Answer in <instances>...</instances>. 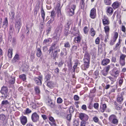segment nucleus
<instances>
[{"label":"nucleus","mask_w":126,"mask_h":126,"mask_svg":"<svg viewBox=\"0 0 126 126\" xmlns=\"http://www.w3.org/2000/svg\"><path fill=\"white\" fill-rule=\"evenodd\" d=\"M95 43L96 44H98L100 42V38L99 37H97L95 41Z\"/></svg>","instance_id":"nucleus-59"},{"label":"nucleus","mask_w":126,"mask_h":126,"mask_svg":"<svg viewBox=\"0 0 126 126\" xmlns=\"http://www.w3.org/2000/svg\"><path fill=\"white\" fill-rule=\"evenodd\" d=\"M117 100L118 102L121 103L123 100V98L122 96H118L117 98Z\"/></svg>","instance_id":"nucleus-31"},{"label":"nucleus","mask_w":126,"mask_h":126,"mask_svg":"<svg viewBox=\"0 0 126 126\" xmlns=\"http://www.w3.org/2000/svg\"><path fill=\"white\" fill-rule=\"evenodd\" d=\"M0 92L2 94V97L6 98L8 94V90L7 87L6 86H3L1 88Z\"/></svg>","instance_id":"nucleus-3"},{"label":"nucleus","mask_w":126,"mask_h":126,"mask_svg":"<svg viewBox=\"0 0 126 126\" xmlns=\"http://www.w3.org/2000/svg\"><path fill=\"white\" fill-rule=\"evenodd\" d=\"M119 6V3L118 1H116L113 3L112 6L114 9H115L118 8Z\"/></svg>","instance_id":"nucleus-24"},{"label":"nucleus","mask_w":126,"mask_h":126,"mask_svg":"<svg viewBox=\"0 0 126 126\" xmlns=\"http://www.w3.org/2000/svg\"><path fill=\"white\" fill-rule=\"evenodd\" d=\"M42 55V52L40 49L39 48H38L37 49L36 55L38 57H40Z\"/></svg>","instance_id":"nucleus-32"},{"label":"nucleus","mask_w":126,"mask_h":126,"mask_svg":"<svg viewBox=\"0 0 126 126\" xmlns=\"http://www.w3.org/2000/svg\"><path fill=\"white\" fill-rule=\"evenodd\" d=\"M41 10V16L43 19V22L42 23H41V25L39 26V28L40 29H42L44 27V22L45 21V13L42 7Z\"/></svg>","instance_id":"nucleus-5"},{"label":"nucleus","mask_w":126,"mask_h":126,"mask_svg":"<svg viewBox=\"0 0 126 126\" xmlns=\"http://www.w3.org/2000/svg\"><path fill=\"white\" fill-rule=\"evenodd\" d=\"M56 14L55 11L53 10L51 12L50 16L51 18L54 19L55 17V16Z\"/></svg>","instance_id":"nucleus-35"},{"label":"nucleus","mask_w":126,"mask_h":126,"mask_svg":"<svg viewBox=\"0 0 126 126\" xmlns=\"http://www.w3.org/2000/svg\"><path fill=\"white\" fill-rule=\"evenodd\" d=\"M109 120L112 123L117 125L118 123V120L117 119L116 116L114 114L111 115L109 118Z\"/></svg>","instance_id":"nucleus-4"},{"label":"nucleus","mask_w":126,"mask_h":126,"mask_svg":"<svg viewBox=\"0 0 126 126\" xmlns=\"http://www.w3.org/2000/svg\"><path fill=\"white\" fill-rule=\"evenodd\" d=\"M8 25V20L7 17L5 18L4 21L3 22L2 27L4 28H6Z\"/></svg>","instance_id":"nucleus-21"},{"label":"nucleus","mask_w":126,"mask_h":126,"mask_svg":"<svg viewBox=\"0 0 126 126\" xmlns=\"http://www.w3.org/2000/svg\"><path fill=\"white\" fill-rule=\"evenodd\" d=\"M90 59L89 54L87 52H85L84 54L83 61L90 62Z\"/></svg>","instance_id":"nucleus-17"},{"label":"nucleus","mask_w":126,"mask_h":126,"mask_svg":"<svg viewBox=\"0 0 126 126\" xmlns=\"http://www.w3.org/2000/svg\"><path fill=\"white\" fill-rule=\"evenodd\" d=\"M78 35V36L77 37L75 38L74 39L75 42H76L77 41L78 43H79L80 42L81 40V38L79 34Z\"/></svg>","instance_id":"nucleus-30"},{"label":"nucleus","mask_w":126,"mask_h":126,"mask_svg":"<svg viewBox=\"0 0 126 126\" xmlns=\"http://www.w3.org/2000/svg\"><path fill=\"white\" fill-rule=\"evenodd\" d=\"M90 17L92 19L96 17V10L95 9H92L90 11Z\"/></svg>","instance_id":"nucleus-15"},{"label":"nucleus","mask_w":126,"mask_h":126,"mask_svg":"<svg viewBox=\"0 0 126 126\" xmlns=\"http://www.w3.org/2000/svg\"><path fill=\"white\" fill-rule=\"evenodd\" d=\"M83 30L85 34L87 33L88 31L87 27V26L85 27L84 28Z\"/></svg>","instance_id":"nucleus-52"},{"label":"nucleus","mask_w":126,"mask_h":126,"mask_svg":"<svg viewBox=\"0 0 126 126\" xmlns=\"http://www.w3.org/2000/svg\"><path fill=\"white\" fill-rule=\"evenodd\" d=\"M90 32L91 35L93 36H94L95 34V32L93 28L91 29Z\"/></svg>","instance_id":"nucleus-38"},{"label":"nucleus","mask_w":126,"mask_h":126,"mask_svg":"<svg viewBox=\"0 0 126 126\" xmlns=\"http://www.w3.org/2000/svg\"><path fill=\"white\" fill-rule=\"evenodd\" d=\"M71 114H67L66 118L68 120H71Z\"/></svg>","instance_id":"nucleus-63"},{"label":"nucleus","mask_w":126,"mask_h":126,"mask_svg":"<svg viewBox=\"0 0 126 126\" xmlns=\"http://www.w3.org/2000/svg\"><path fill=\"white\" fill-rule=\"evenodd\" d=\"M79 117L81 120L83 121H87L88 118V115L83 113H81L80 114Z\"/></svg>","instance_id":"nucleus-12"},{"label":"nucleus","mask_w":126,"mask_h":126,"mask_svg":"<svg viewBox=\"0 0 126 126\" xmlns=\"http://www.w3.org/2000/svg\"><path fill=\"white\" fill-rule=\"evenodd\" d=\"M104 29L105 33L107 35H108L109 33L110 30L109 26L108 25L104 27Z\"/></svg>","instance_id":"nucleus-23"},{"label":"nucleus","mask_w":126,"mask_h":126,"mask_svg":"<svg viewBox=\"0 0 126 126\" xmlns=\"http://www.w3.org/2000/svg\"><path fill=\"white\" fill-rule=\"evenodd\" d=\"M119 71L116 69H113L112 70L111 75L114 77L116 78L119 75Z\"/></svg>","instance_id":"nucleus-8"},{"label":"nucleus","mask_w":126,"mask_h":126,"mask_svg":"<svg viewBox=\"0 0 126 126\" xmlns=\"http://www.w3.org/2000/svg\"><path fill=\"white\" fill-rule=\"evenodd\" d=\"M110 0H104V2L106 5H110L111 4Z\"/></svg>","instance_id":"nucleus-45"},{"label":"nucleus","mask_w":126,"mask_h":126,"mask_svg":"<svg viewBox=\"0 0 126 126\" xmlns=\"http://www.w3.org/2000/svg\"><path fill=\"white\" fill-rule=\"evenodd\" d=\"M19 56L17 54H16L15 55L13 59L12 62L13 63L16 62L19 59Z\"/></svg>","instance_id":"nucleus-28"},{"label":"nucleus","mask_w":126,"mask_h":126,"mask_svg":"<svg viewBox=\"0 0 126 126\" xmlns=\"http://www.w3.org/2000/svg\"><path fill=\"white\" fill-rule=\"evenodd\" d=\"M119 63L121 66H124L125 64V60H119Z\"/></svg>","instance_id":"nucleus-41"},{"label":"nucleus","mask_w":126,"mask_h":126,"mask_svg":"<svg viewBox=\"0 0 126 126\" xmlns=\"http://www.w3.org/2000/svg\"><path fill=\"white\" fill-rule=\"evenodd\" d=\"M32 112V111L29 108H27L26 110H24V112H23L24 115L30 113Z\"/></svg>","instance_id":"nucleus-34"},{"label":"nucleus","mask_w":126,"mask_h":126,"mask_svg":"<svg viewBox=\"0 0 126 126\" xmlns=\"http://www.w3.org/2000/svg\"><path fill=\"white\" fill-rule=\"evenodd\" d=\"M9 14L10 19L13 20L15 18V13L14 12H11L9 13Z\"/></svg>","instance_id":"nucleus-33"},{"label":"nucleus","mask_w":126,"mask_h":126,"mask_svg":"<svg viewBox=\"0 0 126 126\" xmlns=\"http://www.w3.org/2000/svg\"><path fill=\"white\" fill-rule=\"evenodd\" d=\"M123 80L122 79H120L119 81V84L120 86H121L123 83Z\"/></svg>","instance_id":"nucleus-62"},{"label":"nucleus","mask_w":126,"mask_h":126,"mask_svg":"<svg viewBox=\"0 0 126 126\" xmlns=\"http://www.w3.org/2000/svg\"><path fill=\"white\" fill-rule=\"evenodd\" d=\"M61 59V61L59 62L58 64V66L59 67H62L64 63V60H62V59Z\"/></svg>","instance_id":"nucleus-39"},{"label":"nucleus","mask_w":126,"mask_h":126,"mask_svg":"<svg viewBox=\"0 0 126 126\" xmlns=\"http://www.w3.org/2000/svg\"><path fill=\"white\" fill-rule=\"evenodd\" d=\"M74 98L75 100L78 101L79 100V97L77 95H75L74 96Z\"/></svg>","instance_id":"nucleus-58"},{"label":"nucleus","mask_w":126,"mask_h":126,"mask_svg":"<svg viewBox=\"0 0 126 126\" xmlns=\"http://www.w3.org/2000/svg\"><path fill=\"white\" fill-rule=\"evenodd\" d=\"M48 119L49 120L52 122H54L55 121L53 118L51 116L49 117Z\"/></svg>","instance_id":"nucleus-57"},{"label":"nucleus","mask_w":126,"mask_h":126,"mask_svg":"<svg viewBox=\"0 0 126 126\" xmlns=\"http://www.w3.org/2000/svg\"><path fill=\"white\" fill-rule=\"evenodd\" d=\"M35 104L36 105V106L37 107L41 106L42 105V103L41 102H37Z\"/></svg>","instance_id":"nucleus-56"},{"label":"nucleus","mask_w":126,"mask_h":126,"mask_svg":"<svg viewBox=\"0 0 126 126\" xmlns=\"http://www.w3.org/2000/svg\"><path fill=\"white\" fill-rule=\"evenodd\" d=\"M9 103V102L7 100H3L1 104L2 105H7Z\"/></svg>","instance_id":"nucleus-55"},{"label":"nucleus","mask_w":126,"mask_h":126,"mask_svg":"<svg viewBox=\"0 0 126 126\" xmlns=\"http://www.w3.org/2000/svg\"><path fill=\"white\" fill-rule=\"evenodd\" d=\"M39 78H34V80L35 83L38 85H40L41 84L42 82L41 79H42V77L41 76H39Z\"/></svg>","instance_id":"nucleus-16"},{"label":"nucleus","mask_w":126,"mask_h":126,"mask_svg":"<svg viewBox=\"0 0 126 126\" xmlns=\"http://www.w3.org/2000/svg\"><path fill=\"white\" fill-rule=\"evenodd\" d=\"M13 49L12 48H9L8 51V56L10 58L12 57Z\"/></svg>","instance_id":"nucleus-26"},{"label":"nucleus","mask_w":126,"mask_h":126,"mask_svg":"<svg viewBox=\"0 0 126 126\" xmlns=\"http://www.w3.org/2000/svg\"><path fill=\"white\" fill-rule=\"evenodd\" d=\"M49 42V40L48 39H45L44 40L43 43V44L45 45L47 43H48Z\"/></svg>","instance_id":"nucleus-54"},{"label":"nucleus","mask_w":126,"mask_h":126,"mask_svg":"<svg viewBox=\"0 0 126 126\" xmlns=\"http://www.w3.org/2000/svg\"><path fill=\"white\" fill-rule=\"evenodd\" d=\"M64 46L65 47L68 48L70 47V46L69 43L68 42H67L64 43Z\"/></svg>","instance_id":"nucleus-48"},{"label":"nucleus","mask_w":126,"mask_h":126,"mask_svg":"<svg viewBox=\"0 0 126 126\" xmlns=\"http://www.w3.org/2000/svg\"><path fill=\"white\" fill-rule=\"evenodd\" d=\"M21 123L23 125H25L27 122V118L26 117L22 116L20 118Z\"/></svg>","instance_id":"nucleus-11"},{"label":"nucleus","mask_w":126,"mask_h":126,"mask_svg":"<svg viewBox=\"0 0 126 126\" xmlns=\"http://www.w3.org/2000/svg\"><path fill=\"white\" fill-rule=\"evenodd\" d=\"M57 16L58 17L61 16V9L60 8L59 4H58L57 5Z\"/></svg>","instance_id":"nucleus-25"},{"label":"nucleus","mask_w":126,"mask_h":126,"mask_svg":"<svg viewBox=\"0 0 126 126\" xmlns=\"http://www.w3.org/2000/svg\"><path fill=\"white\" fill-rule=\"evenodd\" d=\"M85 122L84 121H82L81 122L80 126H85Z\"/></svg>","instance_id":"nucleus-64"},{"label":"nucleus","mask_w":126,"mask_h":126,"mask_svg":"<svg viewBox=\"0 0 126 126\" xmlns=\"http://www.w3.org/2000/svg\"><path fill=\"white\" fill-rule=\"evenodd\" d=\"M102 22L104 26L108 25L110 23V21L109 18L105 16H104L102 18Z\"/></svg>","instance_id":"nucleus-9"},{"label":"nucleus","mask_w":126,"mask_h":126,"mask_svg":"<svg viewBox=\"0 0 126 126\" xmlns=\"http://www.w3.org/2000/svg\"><path fill=\"white\" fill-rule=\"evenodd\" d=\"M84 64L82 65L81 68L83 70H86L90 66V62L83 61Z\"/></svg>","instance_id":"nucleus-10"},{"label":"nucleus","mask_w":126,"mask_h":126,"mask_svg":"<svg viewBox=\"0 0 126 126\" xmlns=\"http://www.w3.org/2000/svg\"><path fill=\"white\" fill-rule=\"evenodd\" d=\"M126 55L125 54H122L120 56L119 60H125Z\"/></svg>","instance_id":"nucleus-40"},{"label":"nucleus","mask_w":126,"mask_h":126,"mask_svg":"<svg viewBox=\"0 0 126 126\" xmlns=\"http://www.w3.org/2000/svg\"><path fill=\"white\" fill-rule=\"evenodd\" d=\"M61 26L60 27H58L55 31L53 38L56 39V41H58L59 39L61 32Z\"/></svg>","instance_id":"nucleus-2"},{"label":"nucleus","mask_w":126,"mask_h":126,"mask_svg":"<svg viewBox=\"0 0 126 126\" xmlns=\"http://www.w3.org/2000/svg\"><path fill=\"white\" fill-rule=\"evenodd\" d=\"M35 90L36 94H38L39 93L40 91L38 87L36 86L35 87Z\"/></svg>","instance_id":"nucleus-46"},{"label":"nucleus","mask_w":126,"mask_h":126,"mask_svg":"<svg viewBox=\"0 0 126 126\" xmlns=\"http://www.w3.org/2000/svg\"><path fill=\"white\" fill-rule=\"evenodd\" d=\"M63 101V100L60 97H59L57 99V103L59 104H60L62 103Z\"/></svg>","instance_id":"nucleus-50"},{"label":"nucleus","mask_w":126,"mask_h":126,"mask_svg":"<svg viewBox=\"0 0 126 126\" xmlns=\"http://www.w3.org/2000/svg\"><path fill=\"white\" fill-rule=\"evenodd\" d=\"M19 78L23 81L25 80L26 79V76L24 74H22L19 76Z\"/></svg>","instance_id":"nucleus-37"},{"label":"nucleus","mask_w":126,"mask_h":126,"mask_svg":"<svg viewBox=\"0 0 126 126\" xmlns=\"http://www.w3.org/2000/svg\"><path fill=\"white\" fill-rule=\"evenodd\" d=\"M110 60L108 59L105 58L101 62V64L103 66L107 65L110 62Z\"/></svg>","instance_id":"nucleus-19"},{"label":"nucleus","mask_w":126,"mask_h":126,"mask_svg":"<svg viewBox=\"0 0 126 126\" xmlns=\"http://www.w3.org/2000/svg\"><path fill=\"white\" fill-rule=\"evenodd\" d=\"M15 82V79L14 77L13 78H12L11 79L9 80V82L10 84H13Z\"/></svg>","instance_id":"nucleus-42"},{"label":"nucleus","mask_w":126,"mask_h":126,"mask_svg":"<svg viewBox=\"0 0 126 126\" xmlns=\"http://www.w3.org/2000/svg\"><path fill=\"white\" fill-rule=\"evenodd\" d=\"M51 52H52L51 57L54 59L57 55V50H55L53 52V51Z\"/></svg>","instance_id":"nucleus-27"},{"label":"nucleus","mask_w":126,"mask_h":126,"mask_svg":"<svg viewBox=\"0 0 126 126\" xmlns=\"http://www.w3.org/2000/svg\"><path fill=\"white\" fill-rule=\"evenodd\" d=\"M94 107L95 109H97L99 107L98 104L97 103H94Z\"/></svg>","instance_id":"nucleus-47"},{"label":"nucleus","mask_w":126,"mask_h":126,"mask_svg":"<svg viewBox=\"0 0 126 126\" xmlns=\"http://www.w3.org/2000/svg\"><path fill=\"white\" fill-rule=\"evenodd\" d=\"M110 68V65H108L106 66L105 68V69L106 70V71L108 72Z\"/></svg>","instance_id":"nucleus-51"},{"label":"nucleus","mask_w":126,"mask_h":126,"mask_svg":"<svg viewBox=\"0 0 126 126\" xmlns=\"http://www.w3.org/2000/svg\"><path fill=\"white\" fill-rule=\"evenodd\" d=\"M74 111V109L72 106H71L69 108V112L70 114L72 113Z\"/></svg>","instance_id":"nucleus-61"},{"label":"nucleus","mask_w":126,"mask_h":126,"mask_svg":"<svg viewBox=\"0 0 126 126\" xmlns=\"http://www.w3.org/2000/svg\"><path fill=\"white\" fill-rule=\"evenodd\" d=\"M93 119L94 121L96 123L99 120L98 118L96 117H94Z\"/></svg>","instance_id":"nucleus-60"},{"label":"nucleus","mask_w":126,"mask_h":126,"mask_svg":"<svg viewBox=\"0 0 126 126\" xmlns=\"http://www.w3.org/2000/svg\"><path fill=\"white\" fill-rule=\"evenodd\" d=\"M54 19H53L51 18L50 19L48 22L47 23V24H48L49 25L50 24L52 23L54 20Z\"/></svg>","instance_id":"nucleus-53"},{"label":"nucleus","mask_w":126,"mask_h":126,"mask_svg":"<svg viewBox=\"0 0 126 126\" xmlns=\"http://www.w3.org/2000/svg\"><path fill=\"white\" fill-rule=\"evenodd\" d=\"M118 36V33L117 32H115L114 33V35L113 36V40H114V41H116Z\"/></svg>","instance_id":"nucleus-43"},{"label":"nucleus","mask_w":126,"mask_h":126,"mask_svg":"<svg viewBox=\"0 0 126 126\" xmlns=\"http://www.w3.org/2000/svg\"><path fill=\"white\" fill-rule=\"evenodd\" d=\"M14 31L15 30L13 24H11L9 27V33L11 34H12Z\"/></svg>","instance_id":"nucleus-22"},{"label":"nucleus","mask_w":126,"mask_h":126,"mask_svg":"<svg viewBox=\"0 0 126 126\" xmlns=\"http://www.w3.org/2000/svg\"><path fill=\"white\" fill-rule=\"evenodd\" d=\"M113 9L110 6H108L106 8V13L107 15H111L113 12Z\"/></svg>","instance_id":"nucleus-13"},{"label":"nucleus","mask_w":126,"mask_h":126,"mask_svg":"<svg viewBox=\"0 0 126 126\" xmlns=\"http://www.w3.org/2000/svg\"><path fill=\"white\" fill-rule=\"evenodd\" d=\"M67 54V52L65 48H64L62 50L61 53H60V55L61 56L60 58L61 59H62L63 56V55L66 56Z\"/></svg>","instance_id":"nucleus-20"},{"label":"nucleus","mask_w":126,"mask_h":126,"mask_svg":"<svg viewBox=\"0 0 126 126\" xmlns=\"http://www.w3.org/2000/svg\"><path fill=\"white\" fill-rule=\"evenodd\" d=\"M67 66L69 68H71L72 66L71 60V58H69L67 62Z\"/></svg>","instance_id":"nucleus-36"},{"label":"nucleus","mask_w":126,"mask_h":126,"mask_svg":"<svg viewBox=\"0 0 126 126\" xmlns=\"http://www.w3.org/2000/svg\"><path fill=\"white\" fill-rule=\"evenodd\" d=\"M107 108L106 105L105 104H103L100 105L99 112H103L106 110Z\"/></svg>","instance_id":"nucleus-18"},{"label":"nucleus","mask_w":126,"mask_h":126,"mask_svg":"<svg viewBox=\"0 0 126 126\" xmlns=\"http://www.w3.org/2000/svg\"><path fill=\"white\" fill-rule=\"evenodd\" d=\"M21 19L19 17L17 18L15 20V27L16 29V32L17 33H18L21 26Z\"/></svg>","instance_id":"nucleus-1"},{"label":"nucleus","mask_w":126,"mask_h":126,"mask_svg":"<svg viewBox=\"0 0 126 126\" xmlns=\"http://www.w3.org/2000/svg\"><path fill=\"white\" fill-rule=\"evenodd\" d=\"M0 120H4L5 119V116L4 115L1 114L0 115Z\"/></svg>","instance_id":"nucleus-49"},{"label":"nucleus","mask_w":126,"mask_h":126,"mask_svg":"<svg viewBox=\"0 0 126 126\" xmlns=\"http://www.w3.org/2000/svg\"><path fill=\"white\" fill-rule=\"evenodd\" d=\"M101 73L103 75L106 76L108 74V72L106 71V70L104 69L101 71Z\"/></svg>","instance_id":"nucleus-44"},{"label":"nucleus","mask_w":126,"mask_h":126,"mask_svg":"<svg viewBox=\"0 0 126 126\" xmlns=\"http://www.w3.org/2000/svg\"><path fill=\"white\" fill-rule=\"evenodd\" d=\"M76 6L75 5H73L71 6V7L69 9L68 12L69 16H72L74 14V10L76 9Z\"/></svg>","instance_id":"nucleus-6"},{"label":"nucleus","mask_w":126,"mask_h":126,"mask_svg":"<svg viewBox=\"0 0 126 126\" xmlns=\"http://www.w3.org/2000/svg\"><path fill=\"white\" fill-rule=\"evenodd\" d=\"M47 85L50 88H52L54 86V84L53 82L50 81L47 83Z\"/></svg>","instance_id":"nucleus-29"},{"label":"nucleus","mask_w":126,"mask_h":126,"mask_svg":"<svg viewBox=\"0 0 126 126\" xmlns=\"http://www.w3.org/2000/svg\"><path fill=\"white\" fill-rule=\"evenodd\" d=\"M39 117V115L36 112H35L32 114L31 118L33 122H36L38 120Z\"/></svg>","instance_id":"nucleus-7"},{"label":"nucleus","mask_w":126,"mask_h":126,"mask_svg":"<svg viewBox=\"0 0 126 126\" xmlns=\"http://www.w3.org/2000/svg\"><path fill=\"white\" fill-rule=\"evenodd\" d=\"M58 46L56 45L55 43H53L49 48L48 51L49 52V54H50L51 51H53V50H55L57 49L58 47Z\"/></svg>","instance_id":"nucleus-14"}]
</instances>
